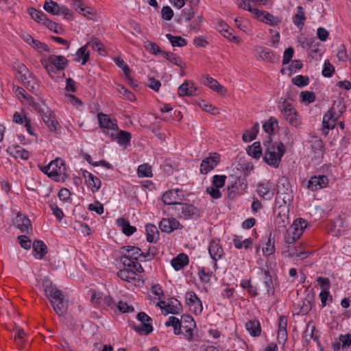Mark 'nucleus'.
<instances>
[{"label":"nucleus","instance_id":"nucleus-1","mask_svg":"<svg viewBox=\"0 0 351 351\" xmlns=\"http://www.w3.org/2000/svg\"><path fill=\"white\" fill-rule=\"evenodd\" d=\"M43 287L45 295L50 300L56 314L59 316L65 315L67 311V303L64 295L49 280H45L43 282Z\"/></svg>","mask_w":351,"mask_h":351},{"label":"nucleus","instance_id":"nucleus-2","mask_svg":"<svg viewBox=\"0 0 351 351\" xmlns=\"http://www.w3.org/2000/svg\"><path fill=\"white\" fill-rule=\"evenodd\" d=\"M266 143H267V146L265 150L263 160L268 165L278 168L281 158L286 151L285 147L282 143H280L277 145L271 143L270 136Z\"/></svg>","mask_w":351,"mask_h":351},{"label":"nucleus","instance_id":"nucleus-3","mask_svg":"<svg viewBox=\"0 0 351 351\" xmlns=\"http://www.w3.org/2000/svg\"><path fill=\"white\" fill-rule=\"evenodd\" d=\"M164 213L168 212L171 216H177L180 218H190L197 219L200 217L202 212L192 204L180 202L176 207L168 208L163 210Z\"/></svg>","mask_w":351,"mask_h":351},{"label":"nucleus","instance_id":"nucleus-4","mask_svg":"<svg viewBox=\"0 0 351 351\" xmlns=\"http://www.w3.org/2000/svg\"><path fill=\"white\" fill-rule=\"evenodd\" d=\"M308 223L304 219L300 218L294 221L289 226L285 236V241L288 244L295 243L302 235Z\"/></svg>","mask_w":351,"mask_h":351},{"label":"nucleus","instance_id":"nucleus-5","mask_svg":"<svg viewBox=\"0 0 351 351\" xmlns=\"http://www.w3.org/2000/svg\"><path fill=\"white\" fill-rule=\"evenodd\" d=\"M279 109L284 119L293 127H298L300 124V120L296 110L292 104L285 100L279 105Z\"/></svg>","mask_w":351,"mask_h":351},{"label":"nucleus","instance_id":"nucleus-6","mask_svg":"<svg viewBox=\"0 0 351 351\" xmlns=\"http://www.w3.org/2000/svg\"><path fill=\"white\" fill-rule=\"evenodd\" d=\"M293 199V191L290 183L287 180L278 185L276 204L283 203L291 204Z\"/></svg>","mask_w":351,"mask_h":351},{"label":"nucleus","instance_id":"nucleus-7","mask_svg":"<svg viewBox=\"0 0 351 351\" xmlns=\"http://www.w3.org/2000/svg\"><path fill=\"white\" fill-rule=\"evenodd\" d=\"M137 319L140 321L139 325H134V330L138 333L142 335H148L152 332L153 328L150 324L152 318L144 312H141L137 315Z\"/></svg>","mask_w":351,"mask_h":351},{"label":"nucleus","instance_id":"nucleus-8","mask_svg":"<svg viewBox=\"0 0 351 351\" xmlns=\"http://www.w3.org/2000/svg\"><path fill=\"white\" fill-rule=\"evenodd\" d=\"M51 171L49 173V178H53L56 181L60 180V176H67L66 169L65 163L63 160L57 158L52 160L50 163Z\"/></svg>","mask_w":351,"mask_h":351},{"label":"nucleus","instance_id":"nucleus-9","mask_svg":"<svg viewBox=\"0 0 351 351\" xmlns=\"http://www.w3.org/2000/svg\"><path fill=\"white\" fill-rule=\"evenodd\" d=\"M185 300L191 311L196 315H199L202 312V302L194 292H187L185 295Z\"/></svg>","mask_w":351,"mask_h":351},{"label":"nucleus","instance_id":"nucleus-10","mask_svg":"<svg viewBox=\"0 0 351 351\" xmlns=\"http://www.w3.org/2000/svg\"><path fill=\"white\" fill-rule=\"evenodd\" d=\"M42 119L50 132H60L61 126L57 121L55 114L51 110L47 109L46 112L43 114Z\"/></svg>","mask_w":351,"mask_h":351},{"label":"nucleus","instance_id":"nucleus-11","mask_svg":"<svg viewBox=\"0 0 351 351\" xmlns=\"http://www.w3.org/2000/svg\"><path fill=\"white\" fill-rule=\"evenodd\" d=\"M123 250L125 251V254L127 257H129L130 258L134 259L136 261H143L144 259L149 257V259H152L153 257V255L151 256L147 252H141V250L135 246H124L123 247Z\"/></svg>","mask_w":351,"mask_h":351},{"label":"nucleus","instance_id":"nucleus-12","mask_svg":"<svg viewBox=\"0 0 351 351\" xmlns=\"http://www.w3.org/2000/svg\"><path fill=\"white\" fill-rule=\"evenodd\" d=\"M180 192L181 191L179 189L169 190L162 195V201L165 205H172V207H176L182 199L183 195L181 197L179 194Z\"/></svg>","mask_w":351,"mask_h":351},{"label":"nucleus","instance_id":"nucleus-13","mask_svg":"<svg viewBox=\"0 0 351 351\" xmlns=\"http://www.w3.org/2000/svg\"><path fill=\"white\" fill-rule=\"evenodd\" d=\"M182 225L175 218H162L159 223L160 230L166 233H170L176 230L182 229Z\"/></svg>","mask_w":351,"mask_h":351},{"label":"nucleus","instance_id":"nucleus-14","mask_svg":"<svg viewBox=\"0 0 351 351\" xmlns=\"http://www.w3.org/2000/svg\"><path fill=\"white\" fill-rule=\"evenodd\" d=\"M219 154L214 153L212 156L203 159L200 165L201 173L207 174L213 170L219 164Z\"/></svg>","mask_w":351,"mask_h":351},{"label":"nucleus","instance_id":"nucleus-15","mask_svg":"<svg viewBox=\"0 0 351 351\" xmlns=\"http://www.w3.org/2000/svg\"><path fill=\"white\" fill-rule=\"evenodd\" d=\"M328 183V178L324 175L312 176L308 182V189L311 191H317L327 186Z\"/></svg>","mask_w":351,"mask_h":351},{"label":"nucleus","instance_id":"nucleus-16","mask_svg":"<svg viewBox=\"0 0 351 351\" xmlns=\"http://www.w3.org/2000/svg\"><path fill=\"white\" fill-rule=\"evenodd\" d=\"M256 17L258 21L273 27L277 26L282 22L280 17L274 16L266 11H259Z\"/></svg>","mask_w":351,"mask_h":351},{"label":"nucleus","instance_id":"nucleus-17","mask_svg":"<svg viewBox=\"0 0 351 351\" xmlns=\"http://www.w3.org/2000/svg\"><path fill=\"white\" fill-rule=\"evenodd\" d=\"M337 123L336 118L334 117L332 110H329L323 117L322 121V132L325 135H327L330 130H332Z\"/></svg>","mask_w":351,"mask_h":351},{"label":"nucleus","instance_id":"nucleus-18","mask_svg":"<svg viewBox=\"0 0 351 351\" xmlns=\"http://www.w3.org/2000/svg\"><path fill=\"white\" fill-rule=\"evenodd\" d=\"M274 184L271 182L261 183L258 185L257 193L265 199H271L274 196Z\"/></svg>","mask_w":351,"mask_h":351},{"label":"nucleus","instance_id":"nucleus-19","mask_svg":"<svg viewBox=\"0 0 351 351\" xmlns=\"http://www.w3.org/2000/svg\"><path fill=\"white\" fill-rule=\"evenodd\" d=\"M211 258L216 263L223 255V250L219 241H211L208 248Z\"/></svg>","mask_w":351,"mask_h":351},{"label":"nucleus","instance_id":"nucleus-20","mask_svg":"<svg viewBox=\"0 0 351 351\" xmlns=\"http://www.w3.org/2000/svg\"><path fill=\"white\" fill-rule=\"evenodd\" d=\"M196 90L193 82L186 80L179 86L178 93L180 97L193 96L196 94Z\"/></svg>","mask_w":351,"mask_h":351},{"label":"nucleus","instance_id":"nucleus-21","mask_svg":"<svg viewBox=\"0 0 351 351\" xmlns=\"http://www.w3.org/2000/svg\"><path fill=\"white\" fill-rule=\"evenodd\" d=\"M256 51L258 55V58L263 60L267 61L269 62H275L279 59V57H276L275 53L265 47H258Z\"/></svg>","mask_w":351,"mask_h":351},{"label":"nucleus","instance_id":"nucleus-22","mask_svg":"<svg viewBox=\"0 0 351 351\" xmlns=\"http://www.w3.org/2000/svg\"><path fill=\"white\" fill-rule=\"evenodd\" d=\"M48 61L53 64L58 71L64 70L68 64L67 59L63 56L51 55L48 58Z\"/></svg>","mask_w":351,"mask_h":351},{"label":"nucleus","instance_id":"nucleus-23","mask_svg":"<svg viewBox=\"0 0 351 351\" xmlns=\"http://www.w3.org/2000/svg\"><path fill=\"white\" fill-rule=\"evenodd\" d=\"M218 30L230 40L234 41L236 43L240 42L238 36L232 35L233 29L226 23L221 21L218 25Z\"/></svg>","mask_w":351,"mask_h":351},{"label":"nucleus","instance_id":"nucleus-24","mask_svg":"<svg viewBox=\"0 0 351 351\" xmlns=\"http://www.w3.org/2000/svg\"><path fill=\"white\" fill-rule=\"evenodd\" d=\"M287 318L285 315L279 317L278 339L280 342H285L287 338Z\"/></svg>","mask_w":351,"mask_h":351},{"label":"nucleus","instance_id":"nucleus-25","mask_svg":"<svg viewBox=\"0 0 351 351\" xmlns=\"http://www.w3.org/2000/svg\"><path fill=\"white\" fill-rule=\"evenodd\" d=\"M204 84L208 86L212 90L216 91L221 95H224L226 90L216 80L211 77L207 76L204 80Z\"/></svg>","mask_w":351,"mask_h":351},{"label":"nucleus","instance_id":"nucleus-26","mask_svg":"<svg viewBox=\"0 0 351 351\" xmlns=\"http://www.w3.org/2000/svg\"><path fill=\"white\" fill-rule=\"evenodd\" d=\"M275 204L276 207L274 210V213L276 215V217H277V220H278L279 218H282L284 220L289 219V206L290 204L283 203L276 204V202H275Z\"/></svg>","mask_w":351,"mask_h":351},{"label":"nucleus","instance_id":"nucleus-27","mask_svg":"<svg viewBox=\"0 0 351 351\" xmlns=\"http://www.w3.org/2000/svg\"><path fill=\"white\" fill-rule=\"evenodd\" d=\"M16 226L22 232L28 233L32 231V227L29 218L25 216L19 215L16 218Z\"/></svg>","mask_w":351,"mask_h":351},{"label":"nucleus","instance_id":"nucleus-28","mask_svg":"<svg viewBox=\"0 0 351 351\" xmlns=\"http://www.w3.org/2000/svg\"><path fill=\"white\" fill-rule=\"evenodd\" d=\"M171 263L176 270L182 269L184 266L188 265L189 257L185 254H180L171 260Z\"/></svg>","mask_w":351,"mask_h":351},{"label":"nucleus","instance_id":"nucleus-29","mask_svg":"<svg viewBox=\"0 0 351 351\" xmlns=\"http://www.w3.org/2000/svg\"><path fill=\"white\" fill-rule=\"evenodd\" d=\"M33 250L36 253L35 256H38L39 259H43L47 252V247L43 241L36 240L33 245Z\"/></svg>","mask_w":351,"mask_h":351},{"label":"nucleus","instance_id":"nucleus-30","mask_svg":"<svg viewBox=\"0 0 351 351\" xmlns=\"http://www.w3.org/2000/svg\"><path fill=\"white\" fill-rule=\"evenodd\" d=\"M99 126L106 129H112L117 127V124L108 115L99 113L97 114Z\"/></svg>","mask_w":351,"mask_h":351},{"label":"nucleus","instance_id":"nucleus-31","mask_svg":"<svg viewBox=\"0 0 351 351\" xmlns=\"http://www.w3.org/2000/svg\"><path fill=\"white\" fill-rule=\"evenodd\" d=\"M117 222L118 226L121 228L122 232L127 236H130L136 231V228L131 226L129 221L123 218L118 219Z\"/></svg>","mask_w":351,"mask_h":351},{"label":"nucleus","instance_id":"nucleus-32","mask_svg":"<svg viewBox=\"0 0 351 351\" xmlns=\"http://www.w3.org/2000/svg\"><path fill=\"white\" fill-rule=\"evenodd\" d=\"M18 80L28 89L33 90L34 88L35 79L34 75L28 72V74L24 75H16Z\"/></svg>","mask_w":351,"mask_h":351},{"label":"nucleus","instance_id":"nucleus-33","mask_svg":"<svg viewBox=\"0 0 351 351\" xmlns=\"http://www.w3.org/2000/svg\"><path fill=\"white\" fill-rule=\"evenodd\" d=\"M246 329L253 337H257L261 335V324L257 320H250L245 324Z\"/></svg>","mask_w":351,"mask_h":351},{"label":"nucleus","instance_id":"nucleus-34","mask_svg":"<svg viewBox=\"0 0 351 351\" xmlns=\"http://www.w3.org/2000/svg\"><path fill=\"white\" fill-rule=\"evenodd\" d=\"M162 56L169 62L177 65L180 68H186V64L182 63L181 58L176 54L171 52L163 51L162 52Z\"/></svg>","mask_w":351,"mask_h":351},{"label":"nucleus","instance_id":"nucleus-35","mask_svg":"<svg viewBox=\"0 0 351 351\" xmlns=\"http://www.w3.org/2000/svg\"><path fill=\"white\" fill-rule=\"evenodd\" d=\"M117 275L121 280L128 282H132L136 280V272L130 269H121L118 271Z\"/></svg>","mask_w":351,"mask_h":351},{"label":"nucleus","instance_id":"nucleus-36","mask_svg":"<svg viewBox=\"0 0 351 351\" xmlns=\"http://www.w3.org/2000/svg\"><path fill=\"white\" fill-rule=\"evenodd\" d=\"M259 130V125L255 123L250 130H246L242 136L244 142H250L254 140Z\"/></svg>","mask_w":351,"mask_h":351},{"label":"nucleus","instance_id":"nucleus-37","mask_svg":"<svg viewBox=\"0 0 351 351\" xmlns=\"http://www.w3.org/2000/svg\"><path fill=\"white\" fill-rule=\"evenodd\" d=\"M288 252L289 256L297 259H304L308 255V252H306L302 247L289 249Z\"/></svg>","mask_w":351,"mask_h":351},{"label":"nucleus","instance_id":"nucleus-38","mask_svg":"<svg viewBox=\"0 0 351 351\" xmlns=\"http://www.w3.org/2000/svg\"><path fill=\"white\" fill-rule=\"evenodd\" d=\"M247 154L252 157L257 159L262 154V149L260 142H254L252 145L248 146L246 149Z\"/></svg>","mask_w":351,"mask_h":351},{"label":"nucleus","instance_id":"nucleus-39","mask_svg":"<svg viewBox=\"0 0 351 351\" xmlns=\"http://www.w3.org/2000/svg\"><path fill=\"white\" fill-rule=\"evenodd\" d=\"M275 252V239L272 236V232H270L266 243V246L263 248V252L265 256H269Z\"/></svg>","mask_w":351,"mask_h":351},{"label":"nucleus","instance_id":"nucleus-40","mask_svg":"<svg viewBox=\"0 0 351 351\" xmlns=\"http://www.w3.org/2000/svg\"><path fill=\"white\" fill-rule=\"evenodd\" d=\"M43 8L45 10V11L48 13H50L53 15L60 14V7L56 2L52 0H50L49 1H45Z\"/></svg>","mask_w":351,"mask_h":351},{"label":"nucleus","instance_id":"nucleus-41","mask_svg":"<svg viewBox=\"0 0 351 351\" xmlns=\"http://www.w3.org/2000/svg\"><path fill=\"white\" fill-rule=\"evenodd\" d=\"M306 20V16L304 15V10L302 6H298L297 8V13L293 17V22L298 27L303 26L304 25V21Z\"/></svg>","mask_w":351,"mask_h":351},{"label":"nucleus","instance_id":"nucleus-42","mask_svg":"<svg viewBox=\"0 0 351 351\" xmlns=\"http://www.w3.org/2000/svg\"><path fill=\"white\" fill-rule=\"evenodd\" d=\"M166 37L173 47H182L187 45L186 40L181 36H173L170 34H166Z\"/></svg>","mask_w":351,"mask_h":351},{"label":"nucleus","instance_id":"nucleus-43","mask_svg":"<svg viewBox=\"0 0 351 351\" xmlns=\"http://www.w3.org/2000/svg\"><path fill=\"white\" fill-rule=\"evenodd\" d=\"M166 326H173L174 330V334L178 335L181 333V328L182 325L181 324V319L180 320L178 318L171 316L169 317L168 321L165 323Z\"/></svg>","mask_w":351,"mask_h":351},{"label":"nucleus","instance_id":"nucleus-44","mask_svg":"<svg viewBox=\"0 0 351 351\" xmlns=\"http://www.w3.org/2000/svg\"><path fill=\"white\" fill-rule=\"evenodd\" d=\"M28 13L34 21L43 24L45 21H46V19L47 18L45 13L38 11L37 10L33 8L28 9Z\"/></svg>","mask_w":351,"mask_h":351},{"label":"nucleus","instance_id":"nucleus-45","mask_svg":"<svg viewBox=\"0 0 351 351\" xmlns=\"http://www.w3.org/2000/svg\"><path fill=\"white\" fill-rule=\"evenodd\" d=\"M137 174L140 178L147 177L151 178L153 176L152 167L147 163L141 165L137 169Z\"/></svg>","mask_w":351,"mask_h":351},{"label":"nucleus","instance_id":"nucleus-46","mask_svg":"<svg viewBox=\"0 0 351 351\" xmlns=\"http://www.w3.org/2000/svg\"><path fill=\"white\" fill-rule=\"evenodd\" d=\"M263 282L267 287V292L269 295H274V287L273 285V280L271 276L269 274V271H264Z\"/></svg>","mask_w":351,"mask_h":351},{"label":"nucleus","instance_id":"nucleus-47","mask_svg":"<svg viewBox=\"0 0 351 351\" xmlns=\"http://www.w3.org/2000/svg\"><path fill=\"white\" fill-rule=\"evenodd\" d=\"M233 241L234 245L235 247L237 249H241L243 247L247 249L252 244L251 239H246L245 240H242L241 236H236Z\"/></svg>","mask_w":351,"mask_h":351},{"label":"nucleus","instance_id":"nucleus-48","mask_svg":"<svg viewBox=\"0 0 351 351\" xmlns=\"http://www.w3.org/2000/svg\"><path fill=\"white\" fill-rule=\"evenodd\" d=\"M131 138V134L124 130H120L117 136V142L120 145H128L130 142Z\"/></svg>","mask_w":351,"mask_h":351},{"label":"nucleus","instance_id":"nucleus-49","mask_svg":"<svg viewBox=\"0 0 351 351\" xmlns=\"http://www.w3.org/2000/svg\"><path fill=\"white\" fill-rule=\"evenodd\" d=\"M311 148L313 152L316 154H322L324 143L319 138H315L311 141Z\"/></svg>","mask_w":351,"mask_h":351},{"label":"nucleus","instance_id":"nucleus-50","mask_svg":"<svg viewBox=\"0 0 351 351\" xmlns=\"http://www.w3.org/2000/svg\"><path fill=\"white\" fill-rule=\"evenodd\" d=\"M86 45L87 47L90 46L93 49L99 52L105 51L104 45L97 38L94 36L90 37V40Z\"/></svg>","mask_w":351,"mask_h":351},{"label":"nucleus","instance_id":"nucleus-51","mask_svg":"<svg viewBox=\"0 0 351 351\" xmlns=\"http://www.w3.org/2000/svg\"><path fill=\"white\" fill-rule=\"evenodd\" d=\"M87 45H85L80 47L76 52V55L78 58H82V64L84 65L89 60L90 53L87 51Z\"/></svg>","mask_w":351,"mask_h":351},{"label":"nucleus","instance_id":"nucleus-52","mask_svg":"<svg viewBox=\"0 0 351 351\" xmlns=\"http://www.w3.org/2000/svg\"><path fill=\"white\" fill-rule=\"evenodd\" d=\"M86 184L93 192H96L100 189L101 182L97 177L93 176L87 180Z\"/></svg>","mask_w":351,"mask_h":351},{"label":"nucleus","instance_id":"nucleus-53","mask_svg":"<svg viewBox=\"0 0 351 351\" xmlns=\"http://www.w3.org/2000/svg\"><path fill=\"white\" fill-rule=\"evenodd\" d=\"M90 292H91V298H90L91 303L94 305L101 306L102 304V300H103L105 295H104L102 293L97 292L95 290H91Z\"/></svg>","mask_w":351,"mask_h":351},{"label":"nucleus","instance_id":"nucleus-54","mask_svg":"<svg viewBox=\"0 0 351 351\" xmlns=\"http://www.w3.org/2000/svg\"><path fill=\"white\" fill-rule=\"evenodd\" d=\"M146 233H147V241L149 243H154V235L156 233L158 234V229L154 225H147L146 226Z\"/></svg>","mask_w":351,"mask_h":351},{"label":"nucleus","instance_id":"nucleus-55","mask_svg":"<svg viewBox=\"0 0 351 351\" xmlns=\"http://www.w3.org/2000/svg\"><path fill=\"white\" fill-rule=\"evenodd\" d=\"M114 61L117 65L123 69L125 76L128 78V80L130 82V84L132 83V79L129 75L130 69L129 66L125 63L124 60L120 58H117L114 60Z\"/></svg>","mask_w":351,"mask_h":351},{"label":"nucleus","instance_id":"nucleus-56","mask_svg":"<svg viewBox=\"0 0 351 351\" xmlns=\"http://www.w3.org/2000/svg\"><path fill=\"white\" fill-rule=\"evenodd\" d=\"M292 83L298 87H304L309 83V78L302 75H297L292 79Z\"/></svg>","mask_w":351,"mask_h":351},{"label":"nucleus","instance_id":"nucleus-57","mask_svg":"<svg viewBox=\"0 0 351 351\" xmlns=\"http://www.w3.org/2000/svg\"><path fill=\"white\" fill-rule=\"evenodd\" d=\"M274 124L278 125V121L276 118L271 117L269 119L263 124V130L270 135L274 132Z\"/></svg>","mask_w":351,"mask_h":351},{"label":"nucleus","instance_id":"nucleus-58","mask_svg":"<svg viewBox=\"0 0 351 351\" xmlns=\"http://www.w3.org/2000/svg\"><path fill=\"white\" fill-rule=\"evenodd\" d=\"M300 97L302 102H306L307 104L314 102L316 98L314 93L308 90L301 92Z\"/></svg>","mask_w":351,"mask_h":351},{"label":"nucleus","instance_id":"nucleus-59","mask_svg":"<svg viewBox=\"0 0 351 351\" xmlns=\"http://www.w3.org/2000/svg\"><path fill=\"white\" fill-rule=\"evenodd\" d=\"M311 300L308 298H305L302 302V304L300 305V309L298 313L302 315H306L311 310Z\"/></svg>","mask_w":351,"mask_h":351},{"label":"nucleus","instance_id":"nucleus-60","mask_svg":"<svg viewBox=\"0 0 351 351\" xmlns=\"http://www.w3.org/2000/svg\"><path fill=\"white\" fill-rule=\"evenodd\" d=\"M335 72V67L331 64L328 60H325L324 68L322 70V75L326 77H330Z\"/></svg>","mask_w":351,"mask_h":351},{"label":"nucleus","instance_id":"nucleus-61","mask_svg":"<svg viewBox=\"0 0 351 351\" xmlns=\"http://www.w3.org/2000/svg\"><path fill=\"white\" fill-rule=\"evenodd\" d=\"M145 49L149 52L152 53L154 55H157L160 53L162 55V51L160 47L156 44L155 43L148 41L147 44L145 45Z\"/></svg>","mask_w":351,"mask_h":351},{"label":"nucleus","instance_id":"nucleus-62","mask_svg":"<svg viewBox=\"0 0 351 351\" xmlns=\"http://www.w3.org/2000/svg\"><path fill=\"white\" fill-rule=\"evenodd\" d=\"M241 192L239 191V186L234 183L228 186V198L229 199H234Z\"/></svg>","mask_w":351,"mask_h":351},{"label":"nucleus","instance_id":"nucleus-63","mask_svg":"<svg viewBox=\"0 0 351 351\" xmlns=\"http://www.w3.org/2000/svg\"><path fill=\"white\" fill-rule=\"evenodd\" d=\"M226 180V176L215 175L213 178V184L214 187L221 188L224 186Z\"/></svg>","mask_w":351,"mask_h":351},{"label":"nucleus","instance_id":"nucleus-64","mask_svg":"<svg viewBox=\"0 0 351 351\" xmlns=\"http://www.w3.org/2000/svg\"><path fill=\"white\" fill-rule=\"evenodd\" d=\"M17 240L21 246L25 249L29 250L32 246V241L25 235H20L17 237Z\"/></svg>","mask_w":351,"mask_h":351}]
</instances>
